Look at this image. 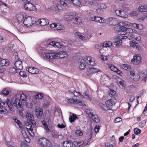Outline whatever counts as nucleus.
<instances>
[{"label":"nucleus","instance_id":"nucleus-47","mask_svg":"<svg viewBox=\"0 0 147 147\" xmlns=\"http://www.w3.org/2000/svg\"><path fill=\"white\" fill-rule=\"evenodd\" d=\"M84 144V142L82 141H80L78 142H74V144L76 146H82Z\"/></svg>","mask_w":147,"mask_h":147},{"label":"nucleus","instance_id":"nucleus-8","mask_svg":"<svg viewBox=\"0 0 147 147\" xmlns=\"http://www.w3.org/2000/svg\"><path fill=\"white\" fill-rule=\"evenodd\" d=\"M118 29V34L121 35L120 36L125 35L127 33V28L123 26H119L116 28Z\"/></svg>","mask_w":147,"mask_h":147},{"label":"nucleus","instance_id":"nucleus-18","mask_svg":"<svg viewBox=\"0 0 147 147\" xmlns=\"http://www.w3.org/2000/svg\"><path fill=\"white\" fill-rule=\"evenodd\" d=\"M52 9L56 12H58L59 10L62 9L61 5L59 4H55L51 7Z\"/></svg>","mask_w":147,"mask_h":147},{"label":"nucleus","instance_id":"nucleus-23","mask_svg":"<svg viewBox=\"0 0 147 147\" xmlns=\"http://www.w3.org/2000/svg\"><path fill=\"white\" fill-rule=\"evenodd\" d=\"M115 99H111L106 101L105 103L106 105L109 106L110 107L113 105H114L115 104Z\"/></svg>","mask_w":147,"mask_h":147},{"label":"nucleus","instance_id":"nucleus-38","mask_svg":"<svg viewBox=\"0 0 147 147\" xmlns=\"http://www.w3.org/2000/svg\"><path fill=\"white\" fill-rule=\"evenodd\" d=\"M98 8H100L102 10L106 9L107 7L106 4L102 3H99L98 5Z\"/></svg>","mask_w":147,"mask_h":147},{"label":"nucleus","instance_id":"nucleus-10","mask_svg":"<svg viewBox=\"0 0 147 147\" xmlns=\"http://www.w3.org/2000/svg\"><path fill=\"white\" fill-rule=\"evenodd\" d=\"M24 7L25 9L27 11H35V6L33 4L29 2L26 3Z\"/></svg>","mask_w":147,"mask_h":147},{"label":"nucleus","instance_id":"nucleus-51","mask_svg":"<svg viewBox=\"0 0 147 147\" xmlns=\"http://www.w3.org/2000/svg\"><path fill=\"white\" fill-rule=\"evenodd\" d=\"M96 12L98 15H100L103 13V10L100 8H98L96 11Z\"/></svg>","mask_w":147,"mask_h":147},{"label":"nucleus","instance_id":"nucleus-28","mask_svg":"<svg viewBox=\"0 0 147 147\" xmlns=\"http://www.w3.org/2000/svg\"><path fill=\"white\" fill-rule=\"evenodd\" d=\"M100 45L105 47H108L112 45V42L110 41H106L100 44Z\"/></svg>","mask_w":147,"mask_h":147},{"label":"nucleus","instance_id":"nucleus-15","mask_svg":"<svg viewBox=\"0 0 147 147\" xmlns=\"http://www.w3.org/2000/svg\"><path fill=\"white\" fill-rule=\"evenodd\" d=\"M26 117L29 120V122H30L33 126L35 125V121L33 120V116L31 113H27L26 115Z\"/></svg>","mask_w":147,"mask_h":147},{"label":"nucleus","instance_id":"nucleus-36","mask_svg":"<svg viewBox=\"0 0 147 147\" xmlns=\"http://www.w3.org/2000/svg\"><path fill=\"white\" fill-rule=\"evenodd\" d=\"M17 19L19 23L23 21L24 19V16L21 14H19L17 16Z\"/></svg>","mask_w":147,"mask_h":147},{"label":"nucleus","instance_id":"nucleus-49","mask_svg":"<svg viewBox=\"0 0 147 147\" xmlns=\"http://www.w3.org/2000/svg\"><path fill=\"white\" fill-rule=\"evenodd\" d=\"M76 13L75 12H71L70 13H65V16H76Z\"/></svg>","mask_w":147,"mask_h":147},{"label":"nucleus","instance_id":"nucleus-17","mask_svg":"<svg viewBox=\"0 0 147 147\" xmlns=\"http://www.w3.org/2000/svg\"><path fill=\"white\" fill-rule=\"evenodd\" d=\"M41 26H45L49 24V20L47 19L42 18L39 20L37 22Z\"/></svg>","mask_w":147,"mask_h":147},{"label":"nucleus","instance_id":"nucleus-56","mask_svg":"<svg viewBox=\"0 0 147 147\" xmlns=\"http://www.w3.org/2000/svg\"><path fill=\"white\" fill-rule=\"evenodd\" d=\"M109 67L112 71L115 72L117 70V68L113 65L110 66Z\"/></svg>","mask_w":147,"mask_h":147},{"label":"nucleus","instance_id":"nucleus-52","mask_svg":"<svg viewBox=\"0 0 147 147\" xmlns=\"http://www.w3.org/2000/svg\"><path fill=\"white\" fill-rule=\"evenodd\" d=\"M20 99L22 101H26L27 99V97L26 95L24 94H22L20 95Z\"/></svg>","mask_w":147,"mask_h":147},{"label":"nucleus","instance_id":"nucleus-26","mask_svg":"<svg viewBox=\"0 0 147 147\" xmlns=\"http://www.w3.org/2000/svg\"><path fill=\"white\" fill-rule=\"evenodd\" d=\"M35 112L38 118L40 117L42 114V111L41 109L37 108L35 109Z\"/></svg>","mask_w":147,"mask_h":147},{"label":"nucleus","instance_id":"nucleus-3","mask_svg":"<svg viewBox=\"0 0 147 147\" xmlns=\"http://www.w3.org/2000/svg\"><path fill=\"white\" fill-rule=\"evenodd\" d=\"M36 22L34 18L28 16L24 20L23 23L25 26L28 27L32 25Z\"/></svg>","mask_w":147,"mask_h":147},{"label":"nucleus","instance_id":"nucleus-62","mask_svg":"<svg viewBox=\"0 0 147 147\" xmlns=\"http://www.w3.org/2000/svg\"><path fill=\"white\" fill-rule=\"evenodd\" d=\"M135 30H133L130 28H127V33H129L131 34L134 31H135Z\"/></svg>","mask_w":147,"mask_h":147},{"label":"nucleus","instance_id":"nucleus-58","mask_svg":"<svg viewBox=\"0 0 147 147\" xmlns=\"http://www.w3.org/2000/svg\"><path fill=\"white\" fill-rule=\"evenodd\" d=\"M19 74L20 76L22 77H26L27 76V75L26 74L25 72L23 71H20L19 73Z\"/></svg>","mask_w":147,"mask_h":147},{"label":"nucleus","instance_id":"nucleus-45","mask_svg":"<svg viewBox=\"0 0 147 147\" xmlns=\"http://www.w3.org/2000/svg\"><path fill=\"white\" fill-rule=\"evenodd\" d=\"M43 97V94L42 93H40L36 95L34 97L36 99H41Z\"/></svg>","mask_w":147,"mask_h":147},{"label":"nucleus","instance_id":"nucleus-5","mask_svg":"<svg viewBox=\"0 0 147 147\" xmlns=\"http://www.w3.org/2000/svg\"><path fill=\"white\" fill-rule=\"evenodd\" d=\"M12 102L14 106L16 107L19 110H21L22 106V102H20V100L18 98L15 97L13 98Z\"/></svg>","mask_w":147,"mask_h":147},{"label":"nucleus","instance_id":"nucleus-6","mask_svg":"<svg viewBox=\"0 0 147 147\" xmlns=\"http://www.w3.org/2000/svg\"><path fill=\"white\" fill-rule=\"evenodd\" d=\"M141 60V59L140 55H134L133 59L131 60V63L133 64L138 65L140 63Z\"/></svg>","mask_w":147,"mask_h":147},{"label":"nucleus","instance_id":"nucleus-24","mask_svg":"<svg viewBox=\"0 0 147 147\" xmlns=\"http://www.w3.org/2000/svg\"><path fill=\"white\" fill-rule=\"evenodd\" d=\"M9 61L8 60L3 59L0 61V67L7 66L9 64Z\"/></svg>","mask_w":147,"mask_h":147},{"label":"nucleus","instance_id":"nucleus-37","mask_svg":"<svg viewBox=\"0 0 147 147\" xmlns=\"http://www.w3.org/2000/svg\"><path fill=\"white\" fill-rule=\"evenodd\" d=\"M9 71L10 73L15 74L18 72V69L14 67H11L10 68Z\"/></svg>","mask_w":147,"mask_h":147},{"label":"nucleus","instance_id":"nucleus-13","mask_svg":"<svg viewBox=\"0 0 147 147\" xmlns=\"http://www.w3.org/2000/svg\"><path fill=\"white\" fill-rule=\"evenodd\" d=\"M119 40H117L114 42V45L117 47H119L122 45V41L121 39L128 38L127 36H119L117 37Z\"/></svg>","mask_w":147,"mask_h":147},{"label":"nucleus","instance_id":"nucleus-46","mask_svg":"<svg viewBox=\"0 0 147 147\" xmlns=\"http://www.w3.org/2000/svg\"><path fill=\"white\" fill-rule=\"evenodd\" d=\"M1 93L4 96H6L9 94V90L7 88H5L2 90Z\"/></svg>","mask_w":147,"mask_h":147},{"label":"nucleus","instance_id":"nucleus-22","mask_svg":"<svg viewBox=\"0 0 147 147\" xmlns=\"http://www.w3.org/2000/svg\"><path fill=\"white\" fill-rule=\"evenodd\" d=\"M63 147H73V144L71 141H65L63 142ZM57 147H60L57 146Z\"/></svg>","mask_w":147,"mask_h":147},{"label":"nucleus","instance_id":"nucleus-34","mask_svg":"<svg viewBox=\"0 0 147 147\" xmlns=\"http://www.w3.org/2000/svg\"><path fill=\"white\" fill-rule=\"evenodd\" d=\"M139 11L140 12L147 11V5L141 6L138 8Z\"/></svg>","mask_w":147,"mask_h":147},{"label":"nucleus","instance_id":"nucleus-14","mask_svg":"<svg viewBox=\"0 0 147 147\" xmlns=\"http://www.w3.org/2000/svg\"><path fill=\"white\" fill-rule=\"evenodd\" d=\"M107 22L110 26H115L117 23V20L115 18H109L107 20Z\"/></svg>","mask_w":147,"mask_h":147},{"label":"nucleus","instance_id":"nucleus-21","mask_svg":"<svg viewBox=\"0 0 147 147\" xmlns=\"http://www.w3.org/2000/svg\"><path fill=\"white\" fill-rule=\"evenodd\" d=\"M130 46L133 48H135L137 50H138L140 47V46L138 43L136 42L134 40H132L129 41Z\"/></svg>","mask_w":147,"mask_h":147},{"label":"nucleus","instance_id":"nucleus-60","mask_svg":"<svg viewBox=\"0 0 147 147\" xmlns=\"http://www.w3.org/2000/svg\"><path fill=\"white\" fill-rule=\"evenodd\" d=\"M55 47L58 48H62L63 47V45L61 44L60 43L58 42H56V44H55Z\"/></svg>","mask_w":147,"mask_h":147},{"label":"nucleus","instance_id":"nucleus-40","mask_svg":"<svg viewBox=\"0 0 147 147\" xmlns=\"http://www.w3.org/2000/svg\"><path fill=\"white\" fill-rule=\"evenodd\" d=\"M100 106L105 111H106L111 109V108L110 107L107 105H106L105 104H101Z\"/></svg>","mask_w":147,"mask_h":147},{"label":"nucleus","instance_id":"nucleus-27","mask_svg":"<svg viewBox=\"0 0 147 147\" xmlns=\"http://www.w3.org/2000/svg\"><path fill=\"white\" fill-rule=\"evenodd\" d=\"M47 140L45 138H40L38 140V142L39 144L42 147H44V145L46 143Z\"/></svg>","mask_w":147,"mask_h":147},{"label":"nucleus","instance_id":"nucleus-64","mask_svg":"<svg viewBox=\"0 0 147 147\" xmlns=\"http://www.w3.org/2000/svg\"><path fill=\"white\" fill-rule=\"evenodd\" d=\"M76 134L77 135L81 136L83 134V133L82 131L80 130H77L75 132Z\"/></svg>","mask_w":147,"mask_h":147},{"label":"nucleus","instance_id":"nucleus-9","mask_svg":"<svg viewBox=\"0 0 147 147\" xmlns=\"http://www.w3.org/2000/svg\"><path fill=\"white\" fill-rule=\"evenodd\" d=\"M83 60H84L85 63H86L88 65L94 66L95 65L94 59L90 56L87 57L83 59Z\"/></svg>","mask_w":147,"mask_h":147},{"label":"nucleus","instance_id":"nucleus-32","mask_svg":"<svg viewBox=\"0 0 147 147\" xmlns=\"http://www.w3.org/2000/svg\"><path fill=\"white\" fill-rule=\"evenodd\" d=\"M80 63L79 66L80 68L82 70L84 69L86 65V64L84 62V60L81 59L80 61Z\"/></svg>","mask_w":147,"mask_h":147},{"label":"nucleus","instance_id":"nucleus-55","mask_svg":"<svg viewBox=\"0 0 147 147\" xmlns=\"http://www.w3.org/2000/svg\"><path fill=\"white\" fill-rule=\"evenodd\" d=\"M146 122L145 121H142L139 124V127L141 128L143 127L145 125Z\"/></svg>","mask_w":147,"mask_h":147},{"label":"nucleus","instance_id":"nucleus-54","mask_svg":"<svg viewBox=\"0 0 147 147\" xmlns=\"http://www.w3.org/2000/svg\"><path fill=\"white\" fill-rule=\"evenodd\" d=\"M43 147H52V144L49 140H47L46 143L44 145Z\"/></svg>","mask_w":147,"mask_h":147},{"label":"nucleus","instance_id":"nucleus-12","mask_svg":"<svg viewBox=\"0 0 147 147\" xmlns=\"http://www.w3.org/2000/svg\"><path fill=\"white\" fill-rule=\"evenodd\" d=\"M90 20L91 21L100 23H104L106 22V20L105 19L99 17H92L90 18Z\"/></svg>","mask_w":147,"mask_h":147},{"label":"nucleus","instance_id":"nucleus-48","mask_svg":"<svg viewBox=\"0 0 147 147\" xmlns=\"http://www.w3.org/2000/svg\"><path fill=\"white\" fill-rule=\"evenodd\" d=\"M134 34H130L128 35V37L129 39H131L133 38H134V39L136 40H139L140 39V37H135L134 38Z\"/></svg>","mask_w":147,"mask_h":147},{"label":"nucleus","instance_id":"nucleus-43","mask_svg":"<svg viewBox=\"0 0 147 147\" xmlns=\"http://www.w3.org/2000/svg\"><path fill=\"white\" fill-rule=\"evenodd\" d=\"M116 92L113 89H110V92L109 93V95L111 97H114L115 96H116Z\"/></svg>","mask_w":147,"mask_h":147},{"label":"nucleus","instance_id":"nucleus-29","mask_svg":"<svg viewBox=\"0 0 147 147\" xmlns=\"http://www.w3.org/2000/svg\"><path fill=\"white\" fill-rule=\"evenodd\" d=\"M73 4L75 5L78 6H80L82 4H84V2L79 1V0H73L72 2Z\"/></svg>","mask_w":147,"mask_h":147},{"label":"nucleus","instance_id":"nucleus-53","mask_svg":"<svg viewBox=\"0 0 147 147\" xmlns=\"http://www.w3.org/2000/svg\"><path fill=\"white\" fill-rule=\"evenodd\" d=\"M140 79V76L138 74H135L133 76V79L134 81H138Z\"/></svg>","mask_w":147,"mask_h":147},{"label":"nucleus","instance_id":"nucleus-30","mask_svg":"<svg viewBox=\"0 0 147 147\" xmlns=\"http://www.w3.org/2000/svg\"><path fill=\"white\" fill-rule=\"evenodd\" d=\"M95 122L98 123L100 121V120L98 117V116L96 114H94L93 113V115H91L90 117Z\"/></svg>","mask_w":147,"mask_h":147},{"label":"nucleus","instance_id":"nucleus-41","mask_svg":"<svg viewBox=\"0 0 147 147\" xmlns=\"http://www.w3.org/2000/svg\"><path fill=\"white\" fill-rule=\"evenodd\" d=\"M74 104L83 106V105L82 103V101L80 99H74Z\"/></svg>","mask_w":147,"mask_h":147},{"label":"nucleus","instance_id":"nucleus-7","mask_svg":"<svg viewBox=\"0 0 147 147\" xmlns=\"http://www.w3.org/2000/svg\"><path fill=\"white\" fill-rule=\"evenodd\" d=\"M116 15L121 18H126L128 16V13L125 11H121L119 9H116L115 11Z\"/></svg>","mask_w":147,"mask_h":147},{"label":"nucleus","instance_id":"nucleus-42","mask_svg":"<svg viewBox=\"0 0 147 147\" xmlns=\"http://www.w3.org/2000/svg\"><path fill=\"white\" fill-rule=\"evenodd\" d=\"M77 117L76 115L73 114L72 115H71L69 117V120L70 122L71 123L74 122Z\"/></svg>","mask_w":147,"mask_h":147},{"label":"nucleus","instance_id":"nucleus-16","mask_svg":"<svg viewBox=\"0 0 147 147\" xmlns=\"http://www.w3.org/2000/svg\"><path fill=\"white\" fill-rule=\"evenodd\" d=\"M74 35L77 38L83 40H86L87 38V37L86 36L84 35V34L79 32H76Z\"/></svg>","mask_w":147,"mask_h":147},{"label":"nucleus","instance_id":"nucleus-33","mask_svg":"<svg viewBox=\"0 0 147 147\" xmlns=\"http://www.w3.org/2000/svg\"><path fill=\"white\" fill-rule=\"evenodd\" d=\"M131 23L128 22H121L119 23V26H130Z\"/></svg>","mask_w":147,"mask_h":147},{"label":"nucleus","instance_id":"nucleus-11","mask_svg":"<svg viewBox=\"0 0 147 147\" xmlns=\"http://www.w3.org/2000/svg\"><path fill=\"white\" fill-rule=\"evenodd\" d=\"M115 80L116 82L120 88L123 89L125 86V84L123 80L119 77L116 78Z\"/></svg>","mask_w":147,"mask_h":147},{"label":"nucleus","instance_id":"nucleus-50","mask_svg":"<svg viewBox=\"0 0 147 147\" xmlns=\"http://www.w3.org/2000/svg\"><path fill=\"white\" fill-rule=\"evenodd\" d=\"M98 70L95 68H91L90 69V72L92 74H93L97 72L98 71Z\"/></svg>","mask_w":147,"mask_h":147},{"label":"nucleus","instance_id":"nucleus-19","mask_svg":"<svg viewBox=\"0 0 147 147\" xmlns=\"http://www.w3.org/2000/svg\"><path fill=\"white\" fill-rule=\"evenodd\" d=\"M28 71L32 74H37L39 72V70L36 68L30 67L28 68Z\"/></svg>","mask_w":147,"mask_h":147},{"label":"nucleus","instance_id":"nucleus-63","mask_svg":"<svg viewBox=\"0 0 147 147\" xmlns=\"http://www.w3.org/2000/svg\"><path fill=\"white\" fill-rule=\"evenodd\" d=\"M121 67L122 69H124L125 70H127L129 69V66H128V65L127 64H124L122 65Z\"/></svg>","mask_w":147,"mask_h":147},{"label":"nucleus","instance_id":"nucleus-25","mask_svg":"<svg viewBox=\"0 0 147 147\" xmlns=\"http://www.w3.org/2000/svg\"><path fill=\"white\" fill-rule=\"evenodd\" d=\"M130 27L135 28L138 29L140 30L143 29L142 25L141 24H137L136 23H131Z\"/></svg>","mask_w":147,"mask_h":147},{"label":"nucleus","instance_id":"nucleus-57","mask_svg":"<svg viewBox=\"0 0 147 147\" xmlns=\"http://www.w3.org/2000/svg\"><path fill=\"white\" fill-rule=\"evenodd\" d=\"M134 131L135 134L137 135L140 134L141 130L139 129L135 128L134 129Z\"/></svg>","mask_w":147,"mask_h":147},{"label":"nucleus","instance_id":"nucleus-20","mask_svg":"<svg viewBox=\"0 0 147 147\" xmlns=\"http://www.w3.org/2000/svg\"><path fill=\"white\" fill-rule=\"evenodd\" d=\"M14 65L18 69L22 70L23 68L22 62L20 61H18L15 62Z\"/></svg>","mask_w":147,"mask_h":147},{"label":"nucleus","instance_id":"nucleus-35","mask_svg":"<svg viewBox=\"0 0 147 147\" xmlns=\"http://www.w3.org/2000/svg\"><path fill=\"white\" fill-rule=\"evenodd\" d=\"M69 1L68 0H60V4L64 7L66 6L69 3Z\"/></svg>","mask_w":147,"mask_h":147},{"label":"nucleus","instance_id":"nucleus-59","mask_svg":"<svg viewBox=\"0 0 147 147\" xmlns=\"http://www.w3.org/2000/svg\"><path fill=\"white\" fill-rule=\"evenodd\" d=\"M85 111L86 113L88 114L90 117L91 115H93V113L90 111V110L89 109H86L85 110Z\"/></svg>","mask_w":147,"mask_h":147},{"label":"nucleus","instance_id":"nucleus-61","mask_svg":"<svg viewBox=\"0 0 147 147\" xmlns=\"http://www.w3.org/2000/svg\"><path fill=\"white\" fill-rule=\"evenodd\" d=\"M99 129L100 127L99 125H97L95 126L94 129V130L96 133H97L98 132Z\"/></svg>","mask_w":147,"mask_h":147},{"label":"nucleus","instance_id":"nucleus-44","mask_svg":"<svg viewBox=\"0 0 147 147\" xmlns=\"http://www.w3.org/2000/svg\"><path fill=\"white\" fill-rule=\"evenodd\" d=\"M13 119L15 120V122L18 125L19 127L21 129L23 127V124L17 118H15Z\"/></svg>","mask_w":147,"mask_h":147},{"label":"nucleus","instance_id":"nucleus-2","mask_svg":"<svg viewBox=\"0 0 147 147\" xmlns=\"http://www.w3.org/2000/svg\"><path fill=\"white\" fill-rule=\"evenodd\" d=\"M11 101L8 98L6 100L5 102H2L0 100V113L3 114H6L8 111L6 109V107L7 106L11 111L13 110V106L11 104Z\"/></svg>","mask_w":147,"mask_h":147},{"label":"nucleus","instance_id":"nucleus-4","mask_svg":"<svg viewBox=\"0 0 147 147\" xmlns=\"http://www.w3.org/2000/svg\"><path fill=\"white\" fill-rule=\"evenodd\" d=\"M42 123L44 127V129L47 132L49 133L53 131V125L51 124L47 125L46 121L44 120L42 121Z\"/></svg>","mask_w":147,"mask_h":147},{"label":"nucleus","instance_id":"nucleus-1","mask_svg":"<svg viewBox=\"0 0 147 147\" xmlns=\"http://www.w3.org/2000/svg\"><path fill=\"white\" fill-rule=\"evenodd\" d=\"M59 56L61 58L67 57L68 56L67 53L65 51H60L57 53H46L43 55L44 59H57Z\"/></svg>","mask_w":147,"mask_h":147},{"label":"nucleus","instance_id":"nucleus-39","mask_svg":"<svg viewBox=\"0 0 147 147\" xmlns=\"http://www.w3.org/2000/svg\"><path fill=\"white\" fill-rule=\"evenodd\" d=\"M36 125H34L33 126L32 123L30 122H27L26 123V128L27 130L31 129L32 128V126L34 127Z\"/></svg>","mask_w":147,"mask_h":147},{"label":"nucleus","instance_id":"nucleus-31","mask_svg":"<svg viewBox=\"0 0 147 147\" xmlns=\"http://www.w3.org/2000/svg\"><path fill=\"white\" fill-rule=\"evenodd\" d=\"M71 20L73 23L77 24H80L82 22L80 18H74L71 19Z\"/></svg>","mask_w":147,"mask_h":147}]
</instances>
